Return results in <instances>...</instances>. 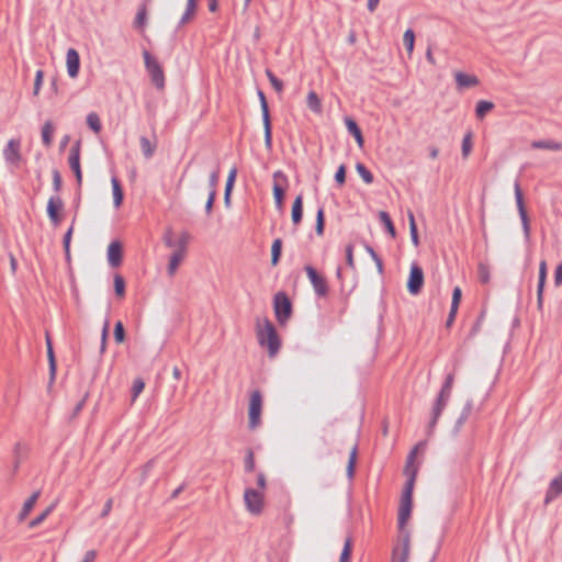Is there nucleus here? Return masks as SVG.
Here are the masks:
<instances>
[{"instance_id": "nucleus-2", "label": "nucleus", "mask_w": 562, "mask_h": 562, "mask_svg": "<svg viewBox=\"0 0 562 562\" xmlns=\"http://www.w3.org/2000/svg\"><path fill=\"white\" fill-rule=\"evenodd\" d=\"M190 239L191 236L188 232H181L178 236H175L171 228L166 229L162 237L164 244L173 249L167 266V272L170 277L176 274L179 266L184 260Z\"/></svg>"}, {"instance_id": "nucleus-44", "label": "nucleus", "mask_w": 562, "mask_h": 562, "mask_svg": "<svg viewBox=\"0 0 562 562\" xmlns=\"http://www.w3.org/2000/svg\"><path fill=\"white\" fill-rule=\"evenodd\" d=\"M114 291L117 296L123 297L125 295V282L120 274L114 276Z\"/></svg>"}, {"instance_id": "nucleus-39", "label": "nucleus", "mask_w": 562, "mask_h": 562, "mask_svg": "<svg viewBox=\"0 0 562 562\" xmlns=\"http://www.w3.org/2000/svg\"><path fill=\"white\" fill-rule=\"evenodd\" d=\"M356 170L358 172V175L362 178V180L367 183V184H370L373 182V175L371 173L370 170H368L366 168V166L363 164H357L356 165Z\"/></svg>"}, {"instance_id": "nucleus-53", "label": "nucleus", "mask_w": 562, "mask_h": 562, "mask_svg": "<svg viewBox=\"0 0 562 562\" xmlns=\"http://www.w3.org/2000/svg\"><path fill=\"white\" fill-rule=\"evenodd\" d=\"M72 233H74V227L70 226L64 237V248H65L67 258L70 257V240H71Z\"/></svg>"}, {"instance_id": "nucleus-28", "label": "nucleus", "mask_w": 562, "mask_h": 562, "mask_svg": "<svg viewBox=\"0 0 562 562\" xmlns=\"http://www.w3.org/2000/svg\"><path fill=\"white\" fill-rule=\"evenodd\" d=\"M531 147L535 149H547L559 151L562 150V143L554 140H536L531 143Z\"/></svg>"}, {"instance_id": "nucleus-45", "label": "nucleus", "mask_w": 562, "mask_h": 562, "mask_svg": "<svg viewBox=\"0 0 562 562\" xmlns=\"http://www.w3.org/2000/svg\"><path fill=\"white\" fill-rule=\"evenodd\" d=\"M351 550H352L351 539L348 538L345 541L339 562H350Z\"/></svg>"}, {"instance_id": "nucleus-40", "label": "nucleus", "mask_w": 562, "mask_h": 562, "mask_svg": "<svg viewBox=\"0 0 562 562\" xmlns=\"http://www.w3.org/2000/svg\"><path fill=\"white\" fill-rule=\"evenodd\" d=\"M282 243L280 239H276L271 246V263L276 266L279 262L281 255Z\"/></svg>"}, {"instance_id": "nucleus-41", "label": "nucleus", "mask_w": 562, "mask_h": 562, "mask_svg": "<svg viewBox=\"0 0 562 562\" xmlns=\"http://www.w3.org/2000/svg\"><path fill=\"white\" fill-rule=\"evenodd\" d=\"M324 226H325V212H324V209L321 207L318 209L317 211V214H316V234L318 236H322L324 234Z\"/></svg>"}, {"instance_id": "nucleus-8", "label": "nucleus", "mask_w": 562, "mask_h": 562, "mask_svg": "<svg viewBox=\"0 0 562 562\" xmlns=\"http://www.w3.org/2000/svg\"><path fill=\"white\" fill-rule=\"evenodd\" d=\"M261 413H262L261 393L259 391H254L250 394L249 406H248L249 427L251 429L257 428L261 424Z\"/></svg>"}, {"instance_id": "nucleus-38", "label": "nucleus", "mask_w": 562, "mask_h": 562, "mask_svg": "<svg viewBox=\"0 0 562 562\" xmlns=\"http://www.w3.org/2000/svg\"><path fill=\"white\" fill-rule=\"evenodd\" d=\"M87 124L94 133H99L101 131V121L95 112H91L87 115Z\"/></svg>"}, {"instance_id": "nucleus-42", "label": "nucleus", "mask_w": 562, "mask_h": 562, "mask_svg": "<svg viewBox=\"0 0 562 562\" xmlns=\"http://www.w3.org/2000/svg\"><path fill=\"white\" fill-rule=\"evenodd\" d=\"M144 387H145V382L143 381V379L137 378L134 380L133 387H132V402L133 403L136 401L138 395L144 391Z\"/></svg>"}, {"instance_id": "nucleus-37", "label": "nucleus", "mask_w": 562, "mask_h": 562, "mask_svg": "<svg viewBox=\"0 0 562 562\" xmlns=\"http://www.w3.org/2000/svg\"><path fill=\"white\" fill-rule=\"evenodd\" d=\"M53 509H54L53 505L48 506L45 510L42 512L41 515H38L36 518L32 519L29 522V528L34 529V528L38 527L41 524H43L44 520L48 517V515L53 512Z\"/></svg>"}, {"instance_id": "nucleus-23", "label": "nucleus", "mask_w": 562, "mask_h": 562, "mask_svg": "<svg viewBox=\"0 0 562 562\" xmlns=\"http://www.w3.org/2000/svg\"><path fill=\"white\" fill-rule=\"evenodd\" d=\"M38 497H40V492L36 491L23 503V506L18 515L19 522H22L26 519V517L30 515V513L33 510L34 506L36 505Z\"/></svg>"}, {"instance_id": "nucleus-21", "label": "nucleus", "mask_w": 562, "mask_h": 562, "mask_svg": "<svg viewBox=\"0 0 562 562\" xmlns=\"http://www.w3.org/2000/svg\"><path fill=\"white\" fill-rule=\"evenodd\" d=\"M547 279V262L542 260L539 265V281H538V289H537V302L538 307L541 308L543 304V289L546 284Z\"/></svg>"}, {"instance_id": "nucleus-3", "label": "nucleus", "mask_w": 562, "mask_h": 562, "mask_svg": "<svg viewBox=\"0 0 562 562\" xmlns=\"http://www.w3.org/2000/svg\"><path fill=\"white\" fill-rule=\"evenodd\" d=\"M256 335L260 347L268 350L269 357H276L281 347V341L271 321L266 317L258 318L256 322Z\"/></svg>"}, {"instance_id": "nucleus-9", "label": "nucleus", "mask_w": 562, "mask_h": 562, "mask_svg": "<svg viewBox=\"0 0 562 562\" xmlns=\"http://www.w3.org/2000/svg\"><path fill=\"white\" fill-rule=\"evenodd\" d=\"M144 60L153 83L159 89L164 88L165 75L158 61L148 52L144 53Z\"/></svg>"}, {"instance_id": "nucleus-55", "label": "nucleus", "mask_w": 562, "mask_h": 562, "mask_svg": "<svg viewBox=\"0 0 562 562\" xmlns=\"http://www.w3.org/2000/svg\"><path fill=\"white\" fill-rule=\"evenodd\" d=\"M44 72L43 70H37L35 75V81H34V94L37 95L42 83H43Z\"/></svg>"}, {"instance_id": "nucleus-57", "label": "nucleus", "mask_w": 562, "mask_h": 562, "mask_svg": "<svg viewBox=\"0 0 562 562\" xmlns=\"http://www.w3.org/2000/svg\"><path fill=\"white\" fill-rule=\"evenodd\" d=\"M335 180L340 184L342 186L345 183V180H346V169H345V166L341 165L336 173H335Z\"/></svg>"}, {"instance_id": "nucleus-34", "label": "nucleus", "mask_w": 562, "mask_h": 562, "mask_svg": "<svg viewBox=\"0 0 562 562\" xmlns=\"http://www.w3.org/2000/svg\"><path fill=\"white\" fill-rule=\"evenodd\" d=\"M407 216H408L409 234H411L412 243L414 244V246H418L419 239H418V233H417V225H416V222H415V216H414L412 211L408 212Z\"/></svg>"}, {"instance_id": "nucleus-29", "label": "nucleus", "mask_w": 562, "mask_h": 562, "mask_svg": "<svg viewBox=\"0 0 562 562\" xmlns=\"http://www.w3.org/2000/svg\"><path fill=\"white\" fill-rule=\"evenodd\" d=\"M54 125L50 121L44 123L42 127V142L46 147H49L53 143Z\"/></svg>"}, {"instance_id": "nucleus-33", "label": "nucleus", "mask_w": 562, "mask_h": 562, "mask_svg": "<svg viewBox=\"0 0 562 562\" xmlns=\"http://www.w3.org/2000/svg\"><path fill=\"white\" fill-rule=\"evenodd\" d=\"M515 198H516V204H517L519 216L520 217L528 216L527 211L525 209V204H524L522 192H521V189L518 183L515 184Z\"/></svg>"}, {"instance_id": "nucleus-12", "label": "nucleus", "mask_w": 562, "mask_h": 562, "mask_svg": "<svg viewBox=\"0 0 562 562\" xmlns=\"http://www.w3.org/2000/svg\"><path fill=\"white\" fill-rule=\"evenodd\" d=\"M305 272L310 282L313 285L315 293L318 296H325L328 293V285L326 279L319 274L312 266L305 267Z\"/></svg>"}, {"instance_id": "nucleus-5", "label": "nucleus", "mask_w": 562, "mask_h": 562, "mask_svg": "<svg viewBox=\"0 0 562 562\" xmlns=\"http://www.w3.org/2000/svg\"><path fill=\"white\" fill-rule=\"evenodd\" d=\"M289 178L281 171L277 170L272 175V193L278 210L283 209L285 192L289 189Z\"/></svg>"}, {"instance_id": "nucleus-27", "label": "nucleus", "mask_w": 562, "mask_h": 562, "mask_svg": "<svg viewBox=\"0 0 562 562\" xmlns=\"http://www.w3.org/2000/svg\"><path fill=\"white\" fill-rule=\"evenodd\" d=\"M196 7H198V0H188L187 1V9L180 19V25L188 24L189 22H191L193 20L195 12H196Z\"/></svg>"}, {"instance_id": "nucleus-51", "label": "nucleus", "mask_w": 562, "mask_h": 562, "mask_svg": "<svg viewBox=\"0 0 562 562\" xmlns=\"http://www.w3.org/2000/svg\"><path fill=\"white\" fill-rule=\"evenodd\" d=\"M245 470L247 472H254L255 471V458L251 450L247 451V454L245 457Z\"/></svg>"}, {"instance_id": "nucleus-48", "label": "nucleus", "mask_w": 562, "mask_h": 562, "mask_svg": "<svg viewBox=\"0 0 562 562\" xmlns=\"http://www.w3.org/2000/svg\"><path fill=\"white\" fill-rule=\"evenodd\" d=\"M477 273H479V279L482 283H487L490 281V269L484 263H480L479 267H477Z\"/></svg>"}, {"instance_id": "nucleus-54", "label": "nucleus", "mask_w": 562, "mask_h": 562, "mask_svg": "<svg viewBox=\"0 0 562 562\" xmlns=\"http://www.w3.org/2000/svg\"><path fill=\"white\" fill-rule=\"evenodd\" d=\"M236 176H237V169L236 168H232L228 172V177H227V180H226V186H225V190L226 191H232L233 190V187H234V183H235V180H236Z\"/></svg>"}, {"instance_id": "nucleus-46", "label": "nucleus", "mask_w": 562, "mask_h": 562, "mask_svg": "<svg viewBox=\"0 0 562 562\" xmlns=\"http://www.w3.org/2000/svg\"><path fill=\"white\" fill-rule=\"evenodd\" d=\"M266 75L271 83V86L274 88L277 92H282L283 90V83L280 79H278L271 70H266Z\"/></svg>"}, {"instance_id": "nucleus-13", "label": "nucleus", "mask_w": 562, "mask_h": 562, "mask_svg": "<svg viewBox=\"0 0 562 562\" xmlns=\"http://www.w3.org/2000/svg\"><path fill=\"white\" fill-rule=\"evenodd\" d=\"M424 285V272L423 269L413 263L409 270V277L407 280V290L411 294L416 295L420 292Z\"/></svg>"}, {"instance_id": "nucleus-62", "label": "nucleus", "mask_w": 562, "mask_h": 562, "mask_svg": "<svg viewBox=\"0 0 562 562\" xmlns=\"http://www.w3.org/2000/svg\"><path fill=\"white\" fill-rule=\"evenodd\" d=\"M154 467V461H148L142 467V480L144 481Z\"/></svg>"}, {"instance_id": "nucleus-24", "label": "nucleus", "mask_w": 562, "mask_h": 562, "mask_svg": "<svg viewBox=\"0 0 562 562\" xmlns=\"http://www.w3.org/2000/svg\"><path fill=\"white\" fill-rule=\"evenodd\" d=\"M302 216H303V196L301 194H299L295 198V200L292 204V210H291V218H292L293 225L297 226L302 221Z\"/></svg>"}, {"instance_id": "nucleus-43", "label": "nucleus", "mask_w": 562, "mask_h": 562, "mask_svg": "<svg viewBox=\"0 0 562 562\" xmlns=\"http://www.w3.org/2000/svg\"><path fill=\"white\" fill-rule=\"evenodd\" d=\"M472 134L471 133H468L464 135L463 137V140H462V156L463 158H468L469 155L471 154L472 151Z\"/></svg>"}, {"instance_id": "nucleus-17", "label": "nucleus", "mask_w": 562, "mask_h": 562, "mask_svg": "<svg viewBox=\"0 0 562 562\" xmlns=\"http://www.w3.org/2000/svg\"><path fill=\"white\" fill-rule=\"evenodd\" d=\"M409 555V538L403 535L394 548L392 562H407Z\"/></svg>"}, {"instance_id": "nucleus-36", "label": "nucleus", "mask_w": 562, "mask_h": 562, "mask_svg": "<svg viewBox=\"0 0 562 562\" xmlns=\"http://www.w3.org/2000/svg\"><path fill=\"white\" fill-rule=\"evenodd\" d=\"M379 218L384 224V226H385L386 231L389 232V234L391 235V237L394 238L396 233H395V227L391 221L390 215L385 211H380Z\"/></svg>"}, {"instance_id": "nucleus-11", "label": "nucleus", "mask_w": 562, "mask_h": 562, "mask_svg": "<svg viewBox=\"0 0 562 562\" xmlns=\"http://www.w3.org/2000/svg\"><path fill=\"white\" fill-rule=\"evenodd\" d=\"M259 99L262 112V123H263V132H265V146L268 150L272 148V131H271V121L268 109V103L263 92L259 91Z\"/></svg>"}, {"instance_id": "nucleus-25", "label": "nucleus", "mask_w": 562, "mask_h": 562, "mask_svg": "<svg viewBox=\"0 0 562 562\" xmlns=\"http://www.w3.org/2000/svg\"><path fill=\"white\" fill-rule=\"evenodd\" d=\"M307 108L315 114L319 115L323 112L322 101L315 91H310L306 97Z\"/></svg>"}, {"instance_id": "nucleus-22", "label": "nucleus", "mask_w": 562, "mask_h": 562, "mask_svg": "<svg viewBox=\"0 0 562 562\" xmlns=\"http://www.w3.org/2000/svg\"><path fill=\"white\" fill-rule=\"evenodd\" d=\"M561 494H562V472L550 482L549 487L547 490L544 502L548 504L549 502L557 498Z\"/></svg>"}, {"instance_id": "nucleus-50", "label": "nucleus", "mask_w": 562, "mask_h": 562, "mask_svg": "<svg viewBox=\"0 0 562 562\" xmlns=\"http://www.w3.org/2000/svg\"><path fill=\"white\" fill-rule=\"evenodd\" d=\"M462 297V291L459 286H456L452 292L451 308L458 310Z\"/></svg>"}, {"instance_id": "nucleus-19", "label": "nucleus", "mask_w": 562, "mask_h": 562, "mask_svg": "<svg viewBox=\"0 0 562 562\" xmlns=\"http://www.w3.org/2000/svg\"><path fill=\"white\" fill-rule=\"evenodd\" d=\"M454 79L457 83V89L460 91L464 89L474 88L480 83V80L475 75H470L462 71H456Z\"/></svg>"}, {"instance_id": "nucleus-49", "label": "nucleus", "mask_w": 562, "mask_h": 562, "mask_svg": "<svg viewBox=\"0 0 562 562\" xmlns=\"http://www.w3.org/2000/svg\"><path fill=\"white\" fill-rule=\"evenodd\" d=\"M356 459H357V448L353 447L350 452L349 461H348V465H347V473H348L349 477L353 476Z\"/></svg>"}, {"instance_id": "nucleus-61", "label": "nucleus", "mask_w": 562, "mask_h": 562, "mask_svg": "<svg viewBox=\"0 0 562 562\" xmlns=\"http://www.w3.org/2000/svg\"><path fill=\"white\" fill-rule=\"evenodd\" d=\"M154 467V461H148L142 467V480L144 481Z\"/></svg>"}, {"instance_id": "nucleus-15", "label": "nucleus", "mask_w": 562, "mask_h": 562, "mask_svg": "<svg viewBox=\"0 0 562 562\" xmlns=\"http://www.w3.org/2000/svg\"><path fill=\"white\" fill-rule=\"evenodd\" d=\"M80 140H77L69 151L68 162L74 171L77 182L80 186L82 182V172L80 167Z\"/></svg>"}, {"instance_id": "nucleus-7", "label": "nucleus", "mask_w": 562, "mask_h": 562, "mask_svg": "<svg viewBox=\"0 0 562 562\" xmlns=\"http://www.w3.org/2000/svg\"><path fill=\"white\" fill-rule=\"evenodd\" d=\"M452 385H453V374H449L446 378V381H445V383L440 390V393L438 395L437 402L432 408V422H431L432 425L436 424L441 412L443 411L445 406L447 405V403L450 398V395H451Z\"/></svg>"}, {"instance_id": "nucleus-35", "label": "nucleus", "mask_w": 562, "mask_h": 562, "mask_svg": "<svg viewBox=\"0 0 562 562\" xmlns=\"http://www.w3.org/2000/svg\"><path fill=\"white\" fill-rule=\"evenodd\" d=\"M139 144L144 156L150 158L156 150V145L151 144L150 140L144 136L140 137Z\"/></svg>"}, {"instance_id": "nucleus-6", "label": "nucleus", "mask_w": 562, "mask_h": 562, "mask_svg": "<svg viewBox=\"0 0 562 562\" xmlns=\"http://www.w3.org/2000/svg\"><path fill=\"white\" fill-rule=\"evenodd\" d=\"M3 158L11 168H19L23 161L21 153V140L11 138L7 142L2 150Z\"/></svg>"}, {"instance_id": "nucleus-32", "label": "nucleus", "mask_w": 562, "mask_h": 562, "mask_svg": "<svg viewBox=\"0 0 562 562\" xmlns=\"http://www.w3.org/2000/svg\"><path fill=\"white\" fill-rule=\"evenodd\" d=\"M403 43L408 53V56H412V54L414 52V45H415V34H414L413 30L408 29L404 32Z\"/></svg>"}, {"instance_id": "nucleus-31", "label": "nucleus", "mask_w": 562, "mask_h": 562, "mask_svg": "<svg viewBox=\"0 0 562 562\" xmlns=\"http://www.w3.org/2000/svg\"><path fill=\"white\" fill-rule=\"evenodd\" d=\"M494 108V103L491 101H479L475 106V115L479 120H483L484 116L491 112Z\"/></svg>"}, {"instance_id": "nucleus-47", "label": "nucleus", "mask_w": 562, "mask_h": 562, "mask_svg": "<svg viewBox=\"0 0 562 562\" xmlns=\"http://www.w3.org/2000/svg\"><path fill=\"white\" fill-rule=\"evenodd\" d=\"M114 339L117 344H122L125 339V330L121 321H117L115 324Z\"/></svg>"}, {"instance_id": "nucleus-10", "label": "nucleus", "mask_w": 562, "mask_h": 562, "mask_svg": "<svg viewBox=\"0 0 562 562\" xmlns=\"http://www.w3.org/2000/svg\"><path fill=\"white\" fill-rule=\"evenodd\" d=\"M273 307L277 321L284 324L292 312V306L289 297L284 293H277L273 300Z\"/></svg>"}, {"instance_id": "nucleus-4", "label": "nucleus", "mask_w": 562, "mask_h": 562, "mask_svg": "<svg viewBox=\"0 0 562 562\" xmlns=\"http://www.w3.org/2000/svg\"><path fill=\"white\" fill-rule=\"evenodd\" d=\"M244 504L246 510L252 516H259L263 513L266 506L265 492L247 487L244 491Z\"/></svg>"}, {"instance_id": "nucleus-30", "label": "nucleus", "mask_w": 562, "mask_h": 562, "mask_svg": "<svg viewBox=\"0 0 562 562\" xmlns=\"http://www.w3.org/2000/svg\"><path fill=\"white\" fill-rule=\"evenodd\" d=\"M46 347H47V358H48V363H49L50 378L54 379L55 373H56V360H55L52 340L48 335H46Z\"/></svg>"}, {"instance_id": "nucleus-64", "label": "nucleus", "mask_w": 562, "mask_h": 562, "mask_svg": "<svg viewBox=\"0 0 562 562\" xmlns=\"http://www.w3.org/2000/svg\"><path fill=\"white\" fill-rule=\"evenodd\" d=\"M97 558V552L94 550H89L85 553V557L81 562H94Z\"/></svg>"}, {"instance_id": "nucleus-60", "label": "nucleus", "mask_w": 562, "mask_h": 562, "mask_svg": "<svg viewBox=\"0 0 562 562\" xmlns=\"http://www.w3.org/2000/svg\"><path fill=\"white\" fill-rule=\"evenodd\" d=\"M257 485H258L257 490L265 492L266 486H267V481H266V476L263 473L257 474Z\"/></svg>"}, {"instance_id": "nucleus-56", "label": "nucleus", "mask_w": 562, "mask_h": 562, "mask_svg": "<svg viewBox=\"0 0 562 562\" xmlns=\"http://www.w3.org/2000/svg\"><path fill=\"white\" fill-rule=\"evenodd\" d=\"M346 126H347L348 132L352 136H355L357 133L360 132L359 126L357 125V123L352 119H346Z\"/></svg>"}, {"instance_id": "nucleus-18", "label": "nucleus", "mask_w": 562, "mask_h": 562, "mask_svg": "<svg viewBox=\"0 0 562 562\" xmlns=\"http://www.w3.org/2000/svg\"><path fill=\"white\" fill-rule=\"evenodd\" d=\"M66 67L67 74L70 78L75 79L78 77L80 69V57L75 48H68L66 53Z\"/></svg>"}, {"instance_id": "nucleus-1", "label": "nucleus", "mask_w": 562, "mask_h": 562, "mask_svg": "<svg viewBox=\"0 0 562 562\" xmlns=\"http://www.w3.org/2000/svg\"><path fill=\"white\" fill-rule=\"evenodd\" d=\"M416 452H417V448H415L409 453V456L407 458L406 467L404 470L405 475L408 476V481L404 487V491H403V494L401 497L400 509H398V526H400L401 530H403L405 525L407 524V521L411 517L412 507H413V499H412L413 487H414V482H415V477H416V473H417V468L414 464Z\"/></svg>"}, {"instance_id": "nucleus-14", "label": "nucleus", "mask_w": 562, "mask_h": 562, "mask_svg": "<svg viewBox=\"0 0 562 562\" xmlns=\"http://www.w3.org/2000/svg\"><path fill=\"white\" fill-rule=\"evenodd\" d=\"M47 215L54 226H58L63 220L64 202L55 195L50 196L47 202Z\"/></svg>"}, {"instance_id": "nucleus-26", "label": "nucleus", "mask_w": 562, "mask_h": 562, "mask_svg": "<svg viewBox=\"0 0 562 562\" xmlns=\"http://www.w3.org/2000/svg\"><path fill=\"white\" fill-rule=\"evenodd\" d=\"M112 184V193H113V204L116 209H119L122 205L123 202V190L121 187V183L117 178L113 177L111 179Z\"/></svg>"}, {"instance_id": "nucleus-20", "label": "nucleus", "mask_w": 562, "mask_h": 562, "mask_svg": "<svg viewBox=\"0 0 562 562\" xmlns=\"http://www.w3.org/2000/svg\"><path fill=\"white\" fill-rule=\"evenodd\" d=\"M122 245L119 241H112L108 247V261L112 267H119L122 262Z\"/></svg>"}, {"instance_id": "nucleus-63", "label": "nucleus", "mask_w": 562, "mask_h": 562, "mask_svg": "<svg viewBox=\"0 0 562 562\" xmlns=\"http://www.w3.org/2000/svg\"><path fill=\"white\" fill-rule=\"evenodd\" d=\"M146 21V11L142 9L137 12L135 23L139 26H143Z\"/></svg>"}, {"instance_id": "nucleus-58", "label": "nucleus", "mask_w": 562, "mask_h": 562, "mask_svg": "<svg viewBox=\"0 0 562 562\" xmlns=\"http://www.w3.org/2000/svg\"><path fill=\"white\" fill-rule=\"evenodd\" d=\"M520 220H521L524 236H525L526 240H528L530 238L529 217L528 216H522V217H520Z\"/></svg>"}, {"instance_id": "nucleus-16", "label": "nucleus", "mask_w": 562, "mask_h": 562, "mask_svg": "<svg viewBox=\"0 0 562 562\" xmlns=\"http://www.w3.org/2000/svg\"><path fill=\"white\" fill-rule=\"evenodd\" d=\"M220 180V168H215L209 177V198L205 204L206 213H211L216 198V187Z\"/></svg>"}, {"instance_id": "nucleus-59", "label": "nucleus", "mask_w": 562, "mask_h": 562, "mask_svg": "<svg viewBox=\"0 0 562 562\" xmlns=\"http://www.w3.org/2000/svg\"><path fill=\"white\" fill-rule=\"evenodd\" d=\"M554 284L555 286L562 285V263L558 265L554 271Z\"/></svg>"}, {"instance_id": "nucleus-52", "label": "nucleus", "mask_w": 562, "mask_h": 562, "mask_svg": "<svg viewBox=\"0 0 562 562\" xmlns=\"http://www.w3.org/2000/svg\"><path fill=\"white\" fill-rule=\"evenodd\" d=\"M346 260L349 268L355 269V259H353V245L348 244L345 248Z\"/></svg>"}]
</instances>
